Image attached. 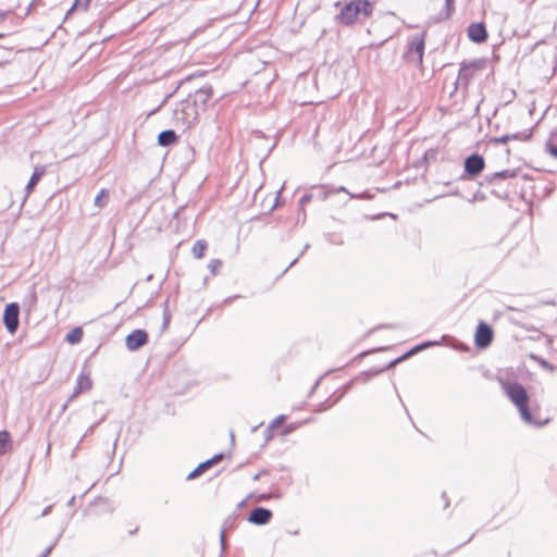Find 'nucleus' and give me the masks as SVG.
I'll return each instance as SVG.
<instances>
[{"label": "nucleus", "mask_w": 557, "mask_h": 557, "mask_svg": "<svg viewBox=\"0 0 557 557\" xmlns=\"http://www.w3.org/2000/svg\"><path fill=\"white\" fill-rule=\"evenodd\" d=\"M20 307L16 302L8 304L4 308L3 323L10 334H14L18 329Z\"/></svg>", "instance_id": "nucleus-5"}, {"label": "nucleus", "mask_w": 557, "mask_h": 557, "mask_svg": "<svg viewBox=\"0 0 557 557\" xmlns=\"http://www.w3.org/2000/svg\"><path fill=\"white\" fill-rule=\"evenodd\" d=\"M284 419H285V417H284V416H278L277 418H275V419L272 421V423H271L270 428H271V429L277 428L278 425H281V423H283Z\"/></svg>", "instance_id": "nucleus-35"}, {"label": "nucleus", "mask_w": 557, "mask_h": 557, "mask_svg": "<svg viewBox=\"0 0 557 557\" xmlns=\"http://www.w3.org/2000/svg\"><path fill=\"white\" fill-rule=\"evenodd\" d=\"M170 320V314L165 311L164 312V323L166 324Z\"/></svg>", "instance_id": "nucleus-41"}, {"label": "nucleus", "mask_w": 557, "mask_h": 557, "mask_svg": "<svg viewBox=\"0 0 557 557\" xmlns=\"http://www.w3.org/2000/svg\"><path fill=\"white\" fill-rule=\"evenodd\" d=\"M520 368H505L497 372V381L499 382L506 396L515 404L522 416V385L520 383Z\"/></svg>", "instance_id": "nucleus-1"}, {"label": "nucleus", "mask_w": 557, "mask_h": 557, "mask_svg": "<svg viewBox=\"0 0 557 557\" xmlns=\"http://www.w3.org/2000/svg\"><path fill=\"white\" fill-rule=\"evenodd\" d=\"M11 448V435L8 431H0V456L5 455Z\"/></svg>", "instance_id": "nucleus-20"}, {"label": "nucleus", "mask_w": 557, "mask_h": 557, "mask_svg": "<svg viewBox=\"0 0 557 557\" xmlns=\"http://www.w3.org/2000/svg\"><path fill=\"white\" fill-rule=\"evenodd\" d=\"M199 107L191 102V98H187L174 109L173 119L176 126H182L184 129L190 128L198 122Z\"/></svg>", "instance_id": "nucleus-3"}, {"label": "nucleus", "mask_w": 557, "mask_h": 557, "mask_svg": "<svg viewBox=\"0 0 557 557\" xmlns=\"http://www.w3.org/2000/svg\"><path fill=\"white\" fill-rule=\"evenodd\" d=\"M260 475H261V473L256 474V475L253 476V480H255V481H256V480H258V479L260 478Z\"/></svg>", "instance_id": "nucleus-45"}, {"label": "nucleus", "mask_w": 557, "mask_h": 557, "mask_svg": "<svg viewBox=\"0 0 557 557\" xmlns=\"http://www.w3.org/2000/svg\"><path fill=\"white\" fill-rule=\"evenodd\" d=\"M137 532V528L135 530H131L129 534H135Z\"/></svg>", "instance_id": "nucleus-46"}, {"label": "nucleus", "mask_w": 557, "mask_h": 557, "mask_svg": "<svg viewBox=\"0 0 557 557\" xmlns=\"http://www.w3.org/2000/svg\"><path fill=\"white\" fill-rule=\"evenodd\" d=\"M212 95L213 90L210 85L202 86L195 91L191 102H195L197 107L200 104V109L203 111Z\"/></svg>", "instance_id": "nucleus-12"}, {"label": "nucleus", "mask_w": 557, "mask_h": 557, "mask_svg": "<svg viewBox=\"0 0 557 557\" xmlns=\"http://www.w3.org/2000/svg\"><path fill=\"white\" fill-rule=\"evenodd\" d=\"M53 548V545L48 546L38 557H48Z\"/></svg>", "instance_id": "nucleus-37"}, {"label": "nucleus", "mask_w": 557, "mask_h": 557, "mask_svg": "<svg viewBox=\"0 0 557 557\" xmlns=\"http://www.w3.org/2000/svg\"><path fill=\"white\" fill-rule=\"evenodd\" d=\"M223 457V454L214 455L212 458L206 460V463L209 466V468H211L213 465H216L219 461H221Z\"/></svg>", "instance_id": "nucleus-31"}, {"label": "nucleus", "mask_w": 557, "mask_h": 557, "mask_svg": "<svg viewBox=\"0 0 557 557\" xmlns=\"http://www.w3.org/2000/svg\"><path fill=\"white\" fill-rule=\"evenodd\" d=\"M51 510V506H48L47 508L44 509L41 516H47Z\"/></svg>", "instance_id": "nucleus-40"}, {"label": "nucleus", "mask_w": 557, "mask_h": 557, "mask_svg": "<svg viewBox=\"0 0 557 557\" xmlns=\"http://www.w3.org/2000/svg\"><path fill=\"white\" fill-rule=\"evenodd\" d=\"M83 330L82 327L77 326L74 327L71 332H69L65 336V341L70 344H77L83 338Z\"/></svg>", "instance_id": "nucleus-21"}, {"label": "nucleus", "mask_w": 557, "mask_h": 557, "mask_svg": "<svg viewBox=\"0 0 557 557\" xmlns=\"http://www.w3.org/2000/svg\"><path fill=\"white\" fill-rule=\"evenodd\" d=\"M74 500H75V497L73 496V497L69 500L67 505H69V506L73 505Z\"/></svg>", "instance_id": "nucleus-43"}, {"label": "nucleus", "mask_w": 557, "mask_h": 557, "mask_svg": "<svg viewBox=\"0 0 557 557\" xmlns=\"http://www.w3.org/2000/svg\"><path fill=\"white\" fill-rule=\"evenodd\" d=\"M222 267V261L220 259H212L210 260L208 264V269L210 272L214 275L216 274L218 270Z\"/></svg>", "instance_id": "nucleus-28"}, {"label": "nucleus", "mask_w": 557, "mask_h": 557, "mask_svg": "<svg viewBox=\"0 0 557 557\" xmlns=\"http://www.w3.org/2000/svg\"><path fill=\"white\" fill-rule=\"evenodd\" d=\"M94 430H95V425H90V426L87 429V431L85 432V434L82 436V438H81L79 443H78V444H77V446L74 448L73 454H72V457H75L76 451H77V450H78V448H79V444L83 442V440H84L85 437H87L88 435L92 434V433H94Z\"/></svg>", "instance_id": "nucleus-29"}, {"label": "nucleus", "mask_w": 557, "mask_h": 557, "mask_svg": "<svg viewBox=\"0 0 557 557\" xmlns=\"http://www.w3.org/2000/svg\"><path fill=\"white\" fill-rule=\"evenodd\" d=\"M235 520L236 519L234 517L226 518L223 522L222 529H225L226 531L233 529L235 525Z\"/></svg>", "instance_id": "nucleus-32"}, {"label": "nucleus", "mask_w": 557, "mask_h": 557, "mask_svg": "<svg viewBox=\"0 0 557 557\" xmlns=\"http://www.w3.org/2000/svg\"><path fill=\"white\" fill-rule=\"evenodd\" d=\"M176 140H177V135L175 134V132L173 129L162 131L158 135V144L163 147L173 145L174 143H176Z\"/></svg>", "instance_id": "nucleus-18"}, {"label": "nucleus", "mask_w": 557, "mask_h": 557, "mask_svg": "<svg viewBox=\"0 0 557 557\" xmlns=\"http://www.w3.org/2000/svg\"><path fill=\"white\" fill-rule=\"evenodd\" d=\"M270 498V495L269 494H262L259 496V500H267Z\"/></svg>", "instance_id": "nucleus-39"}, {"label": "nucleus", "mask_w": 557, "mask_h": 557, "mask_svg": "<svg viewBox=\"0 0 557 557\" xmlns=\"http://www.w3.org/2000/svg\"><path fill=\"white\" fill-rule=\"evenodd\" d=\"M109 197V191L106 188H102L99 194L95 197L94 203L98 208H103L107 206Z\"/></svg>", "instance_id": "nucleus-23"}, {"label": "nucleus", "mask_w": 557, "mask_h": 557, "mask_svg": "<svg viewBox=\"0 0 557 557\" xmlns=\"http://www.w3.org/2000/svg\"><path fill=\"white\" fill-rule=\"evenodd\" d=\"M90 0H75L71 9L67 11V15L71 14L76 9H82L86 11L89 7Z\"/></svg>", "instance_id": "nucleus-27"}, {"label": "nucleus", "mask_w": 557, "mask_h": 557, "mask_svg": "<svg viewBox=\"0 0 557 557\" xmlns=\"http://www.w3.org/2000/svg\"><path fill=\"white\" fill-rule=\"evenodd\" d=\"M272 511L263 507H256L249 513L248 521L256 525H263L270 522Z\"/></svg>", "instance_id": "nucleus-10"}, {"label": "nucleus", "mask_w": 557, "mask_h": 557, "mask_svg": "<svg viewBox=\"0 0 557 557\" xmlns=\"http://www.w3.org/2000/svg\"><path fill=\"white\" fill-rule=\"evenodd\" d=\"M524 421L532 423L536 426H542L549 421V417L547 414L536 413L528 404L527 393L524 392Z\"/></svg>", "instance_id": "nucleus-9"}, {"label": "nucleus", "mask_w": 557, "mask_h": 557, "mask_svg": "<svg viewBox=\"0 0 557 557\" xmlns=\"http://www.w3.org/2000/svg\"><path fill=\"white\" fill-rule=\"evenodd\" d=\"M297 260H298V258H296L295 260H293V261L290 262V264L288 265V268H287V269L292 268V267L297 262Z\"/></svg>", "instance_id": "nucleus-42"}, {"label": "nucleus", "mask_w": 557, "mask_h": 557, "mask_svg": "<svg viewBox=\"0 0 557 557\" xmlns=\"http://www.w3.org/2000/svg\"><path fill=\"white\" fill-rule=\"evenodd\" d=\"M478 67L474 64L462 65L459 70L456 87L467 88Z\"/></svg>", "instance_id": "nucleus-11"}, {"label": "nucleus", "mask_w": 557, "mask_h": 557, "mask_svg": "<svg viewBox=\"0 0 557 557\" xmlns=\"http://www.w3.org/2000/svg\"><path fill=\"white\" fill-rule=\"evenodd\" d=\"M148 342V334L145 330H134L126 336L125 345L129 351H135Z\"/></svg>", "instance_id": "nucleus-7"}, {"label": "nucleus", "mask_w": 557, "mask_h": 557, "mask_svg": "<svg viewBox=\"0 0 557 557\" xmlns=\"http://www.w3.org/2000/svg\"><path fill=\"white\" fill-rule=\"evenodd\" d=\"M206 250H207V243L202 239L197 240L191 248L193 256L196 259L203 258Z\"/></svg>", "instance_id": "nucleus-22"}, {"label": "nucleus", "mask_w": 557, "mask_h": 557, "mask_svg": "<svg viewBox=\"0 0 557 557\" xmlns=\"http://www.w3.org/2000/svg\"><path fill=\"white\" fill-rule=\"evenodd\" d=\"M493 330L485 322H480L474 335V343L478 348H486L493 341Z\"/></svg>", "instance_id": "nucleus-6"}, {"label": "nucleus", "mask_w": 557, "mask_h": 557, "mask_svg": "<svg viewBox=\"0 0 557 557\" xmlns=\"http://www.w3.org/2000/svg\"><path fill=\"white\" fill-rule=\"evenodd\" d=\"M429 345L430 344H424L423 346H417L416 348L409 350L405 355H403V356L392 360L387 366L371 370V374L376 375V374H380V373H382L383 371H385V370H387L389 368H393L397 363L401 362L403 360H405L408 357H410L411 355H413L416 351L420 350L421 347H425V346H429Z\"/></svg>", "instance_id": "nucleus-16"}, {"label": "nucleus", "mask_w": 557, "mask_h": 557, "mask_svg": "<svg viewBox=\"0 0 557 557\" xmlns=\"http://www.w3.org/2000/svg\"><path fill=\"white\" fill-rule=\"evenodd\" d=\"M532 108L529 110L530 116L533 121L539 122L545 115L548 106L545 100H539L534 98V95H530Z\"/></svg>", "instance_id": "nucleus-14"}, {"label": "nucleus", "mask_w": 557, "mask_h": 557, "mask_svg": "<svg viewBox=\"0 0 557 557\" xmlns=\"http://www.w3.org/2000/svg\"><path fill=\"white\" fill-rule=\"evenodd\" d=\"M519 139V134H507V135H504V136H500V137H494L491 139V143H495V144H506L508 143L509 140H518Z\"/></svg>", "instance_id": "nucleus-25"}, {"label": "nucleus", "mask_w": 557, "mask_h": 557, "mask_svg": "<svg viewBox=\"0 0 557 557\" xmlns=\"http://www.w3.org/2000/svg\"><path fill=\"white\" fill-rule=\"evenodd\" d=\"M341 191H345V193H347V190H346V188H345L344 186H341V187H338V188H336V189L332 190V193H341Z\"/></svg>", "instance_id": "nucleus-38"}, {"label": "nucleus", "mask_w": 557, "mask_h": 557, "mask_svg": "<svg viewBox=\"0 0 557 557\" xmlns=\"http://www.w3.org/2000/svg\"><path fill=\"white\" fill-rule=\"evenodd\" d=\"M455 11V0H445V5L435 22L448 20Z\"/></svg>", "instance_id": "nucleus-19"}, {"label": "nucleus", "mask_w": 557, "mask_h": 557, "mask_svg": "<svg viewBox=\"0 0 557 557\" xmlns=\"http://www.w3.org/2000/svg\"><path fill=\"white\" fill-rule=\"evenodd\" d=\"M92 387V382H91V379L89 376V374H86L84 372H82L77 380H76V386L73 391V394L71 395L70 397V400H73L74 398H76L81 393L83 392H87L89 391L90 388Z\"/></svg>", "instance_id": "nucleus-15"}, {"label": "nucleus", "mask_w": 557, "mask_h": 557, "mask_svg": "<svg viewBox=\"0 0 557 557\" xmlns=\"http://www.w3.org/2000/svg\"><path fill=\"white\" fill-rule=\"evenodd\" d=\"M546 148L549 151V153L557 159V146L554 145L553 143H547Z\"/></svg>", "instance_id": "nucleus-34"}, {"label": "nucleus", "mask_w": 557, "mask_h": 557, "mask_svg": "<svg viewBox=\"0 0 557 557\" xmlns=\"http://www.w3.org/2000/svg\"><path fill=\"white\" fill-rule=\"evenodd\" d=\"M517 170H504L499 172H495L487 180L493 181L495 178H510L517 175Z\"/></svg>", "instance_id": "nucleus-24"}, {"label": "nucleus", "mask_w": 557, "mask_h": 557, "mask_svg": "<svg viewBox=\"0 0 557 557\" xmlns=\"http://www.w3.org/2000/svg\"><path fill=\"white\" fill-rule=\"evenodd\" d=\"M46 172V168L44 165H36L34 168V172L26 185V195L28 196L33 189L35 188V186L37 185V183L41 180V177L44 176Z\"/></svg>", "instance_id": "nucleus-17"}, {"label": "nucleus", "mask_w": 557, "mask_h": 557, "mask_svg": "<svg viewBox=\"0 0 557 557\" xmlns=\"http://www.w3.org/2000/svg\"><path fill=\"white\" fill-rule=\"evenodd\" d=\"M223 457V454L214 455L212 458L206 460V463L209 466V468H211L213 465H216L219 461H221Z\"/></svg>", "instance_id": "nucleus-30"}, {"label": "nucleus", "mask_w": 557, "mask_h": 557, "mask_svg": "<svg viewBox=\"0 0 557 557\" xmlns=\"http://www.w3.org/2000/svg\"><path fill=\"white\" fill-rule=\"evenodd\" d=\"M220 543L222 550H225L226 548V530L222 529L220 532Z\"/></svg>", "instance_id": "nucleus-33"}, {"label": "nucleus", "mask_w": 557, "mask_h": 557, "mask_svg": "<svg viewBox=\"0 0 557 557\" xmlns=\"http://www.w3.org/2000/svg\"><path fill=\"white\" fill-rule=\"evenodd\" d=\"M468 37L476 44L487 39V32L483 23H472L468 27Z\"/></svg>", "instance_id": "nucleus-13"}, {"label": "nucleus", "mask_w": 557, "mask_h": 557, "mask_svg": "<svg viewBox=\"0 0 557 557\" xmlns=\"http://www.w3.org/2000/svg\"><path fill=\"white\" fill-rule=\"evenodd\" d=\"M485 166L484 158L478 153H473L465 160V172L470 176L480 174Z\"/></svg>", "instance_id": "nucleus-8"}, {"label": "nucleus", "mask_w": 557, "mask_h": 557, "mask_svg": "<svg viewBox=\"0 0 557 557\" xmlns=\"http://www.w3.org/2000/svg\"><path fill=\"white\" fill-rule=\"evenodd\" d=\"M339 8L335 21L342 25L350 26L358 21L359 17L368 18L373 12V3L369 0H352L349 2H336Z\"/></svg>", "instance_id": "nucleus-2"}, {"label": "nucleus", "mask_w": 557, "mask_h": 557, "mask_svg": "<svg viewBox=\"0 0 557 557\" xmlns=\"http://www.w3.org/2000/svg\"><path fill=\"white\" fill-rule=\"evenodd\" d=\"M350 197H351V198H358V199H359V198H362V196H361V195H352V194H350Z\"/></svg>", "instance_id": "nucleus-44"}, {"label": "nucleus", "mask_w": 557, "mask_h": 557, "mask_svg": "<svg viewBox=\"0 0 557 557\" xmlns=\"http://www.w3.org/2000/svg\"><path fill=\"white\" fill-rule=\"evenodd\" d=\"M311 199H312V196H311L310 194H305V195L300 198V200H299V205H300L301 207H304L305 205H307L308 202H310V201H311Z\"/></svg>", "instance_id": "nucleus-36"}, {"label": "nucleus", "mask_w": 557, "mask_h": 557, "mask_svg": "<svg viewBox=\"0 0 557 557\" xmlns=\"http://www.w3.org/2000/svg\"><path fill=\"white\" fill-rule=\"evenodd\" d=\"M426 30L410 38L407 58L411 62L422 63L425 47Z\"/></svg>", "instance_id": "nucleus-4"}, {"label": "nucleus", "mask_w": 557, "mask_h": 557, "mask_svg": "<svg viewBox=\"0 0 557 557\" xmlns=\"http://www.w3.org/2000/svg\"><path fill=\"white\" fill-rule=\"evenodd\" d=\"M209 469V466L206 463V461L201 462L197 468H195L188 475V480H193L203 473L206 470Z\"/></svg>", "instance_id": "nucleus-26"}]
</instances>
